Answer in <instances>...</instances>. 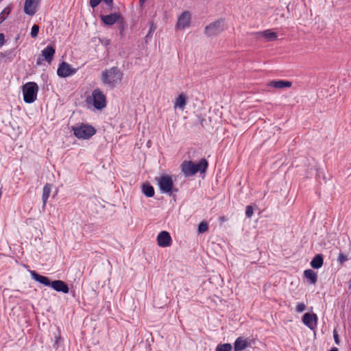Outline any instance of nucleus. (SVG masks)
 Wrapping results in <instances>:
<instances>
[{
	"label": "nucleus",
	"mask_w": 351,
	"mask_h": 351,
	"mask_svg": "<svg viewBox=\"0 0 351 351\" xmlns=\"http://www.w3.org/2000/svg\"><path fill=\"white\" fill-rule=\"evenodd\" d=\"M306 309V305L304 303H298L296 306L295 311L298 313H302Z\"/></svg>",
	"instance_id": "nucleus-32"
},
{
	"label": "nucleus",
	"mask_w": 351,
	"mask_h": 351,
	"mask_svg": "<svg viewBox=\"0 0 351 351\" xmlns=\"http://www.w3.org/2000/svg\"><path fill=\"white\" fill-rule=\"evenodd\" d=\"M232 346L230 343H226L217 346L215 351H231Z\"/></svg>",
	"instance_id": "nucleus-25"
},
{
	"label": "nucleus",
	"mask_w": 351,
	"mask_h": 351,
	"mask_svg": "<svg viewBox=\"0 0 351 351\" xmlns=\"http://www.w3.org/2000/svg\"><path fill=\"white\" fill-rule=\"evenodd\" d=\"M95 129L93 126L89 125V137L93 136L95 134Z\"/></svg>",
	"instance_id": "nucleus-33"
},
{
	"label": "nucleus",
	"mask_w": 351,
	"mask_h": 351,
	"mask_svg": "<svg viewBox=\"0 0 351 351\" xmlns=\"http://www.w3.org/2000/svg\"><path fill=\"white\" fill-rule=\"evenodd\" d=\"M40 63H41V62H40V60L38 59V60H37V64H40Z\"/></svg>",
	"instance_id": "nucleus-38"
},
{
	"label": "nucleus",
	"mask_w": 351,
	"mask_h": 351,
	"mask_svg": "<svg viewBox=\"0 0 351 351\" xmlns=\"http://www.w3.org/2000/svg\"><path fill=\"white\" fill-rule=\"evenodd\" d=\"M187 103V97L184 94L181 93L176 98L173 103L174 109L184 110Z\"/></svg>",
	"instance_id": "nucleus-20"
},
{
	"label": "nucleus",
	"mask_w": 351,
	"mask_h": 351,
	"mask_svg": "<svg viewBox=\"0 0 351 351\" xmlns=\"http://www.w3.org/2000/svg\"><path fill=\"white\" fill-rule=\"evenodd\" d=\"M41 52L42 56L44 57L45 60L50 64L53 60L54 54L56 53L55 47L51 45H48L44 49H43Z\"/></svg>",
	"instance_id": "nucleus-19"
},
{
	"label": "nucleus",
	"mask_w": 351,
	"mask_h": 351,
	"mask_svg": "<svg viewBox=\"0 0 351 351\" xmlns=\"http://www.w3.org/2000/svg\"><path fill=\"white\" fill-rule=\"evenodd\" d=\"M330 351H339V350L337 348H332V349L330 350Z\"/></svg>",
	"instance_id": "nucleus-37"
},
{
	"label": "nucleus",
	"mask_w": 351,
	"mask_h": 351,
	"mask_svg": "<svg viewBox=\"0 0 351 351\" xmlns=\"http://www.w3.org/2000/svg\"><path fill=\"white\" fill-rule=\"evenodd\" d=\"M75 72V69L72 68L69 64L65 62H62L60 64L57 70L58 75L61 77H66L74 74Z\"/></svg>",
	"instance_id": "nucleus-8"
},
{
	"label": "nucleus",
	"mask_w": 351,
	"mask_h": 351,
	"mask_svg": "<svg viewBox=\"0 0 351 351\" xmlns=\"http://www.w3.org/2000/svg\"><path fill=\"white\" fill-rule=\"evenodd\" d=\"M252 340L249 338H243L239 337L236 339L234 343V351H242L247 347H250L252 345Z\"/></svg>",
	"instance_id": "nucleus-10"
},
{
	"label": "nucleus",
	"mask_w": 351,
	"mask_h": 351,
	"mask_svg": "<svg viewBox=\"0 0 351 351\" xmlns=\"http://www.w3.org/2000/svg\"><path fill=\"white\" fill-rule=\"evenodd\" d=\"M142 191L143 194L148 197H153L155 193L154 187L149 184L143 185Z\"/></svg>",
	"instance_id": "nucleus-23"
},
{
	"label": "nucleus",
	"mask_w": 351,
	"mask_h": 351,
	"mask_svg": "<svg viewBox=\"0 0 351 351\" xmlns=\"http://www.w3.org/2000/svg\"><path fill=\"white\" fill-rule=\"evenodd\" d=\"M304 276L311 284H315L317 280V274L312 269L305 270L304 271Z\"/></svg>",
	"instance_id": "nucleus-22"
},
{
	"label": "nucleus",
	"mask_w": 351,
	"mask_h": 351,
	"mask_svg": "<svg viewBox=\"0 0 351 351\" xmlns=\"http://www.w3.org/2000/svg\"><path fill=\"white\" fill-rule=\"evenodd\" d=\"M122 77L121 71L117 67L114 66L104 71L101 73V80L104 84L114 88L121 81Z\"/></svg>",
	"instance_id": "nucleus-2"
},
{
	"label": "nucleus",
	"mask_w": 351,
	"mask_h": 351,
	"mask_svg": "<svg viewBox=\"0 0 351 351\" xmlns=\"http://www.w3.org/2000/svg\"><path fill=\"white\" fill-rule=\"evenodd\" d=\"M157 243L161 247H169L172 244L171 237L167 231H161L157 236Z\"/></svg>",
	"instance_id": "nucleus-7"
},
{
	"label": "nucleus",
	"mask_w": 351,
	"mask_h": 351,
	"mask_svg": "<svg viewBox=\"0 0 351 351\" xmlns=\"http://www.w3.org/2000/svg\"><path fill=\"white\" fill-rule=\"evenodd\" d=\"M92 104L95 109L99 110L106 107V96L99 88L95 89L92 93Z\"/></svg>",
	"instance_id": "nucleus-5"
},
{
	"label": "nucleus",
	"mask_w": 351,
	"mask_h": 351,
	"mask_svg": "<svg viewBox=\"0 0 351 351\" xmlns=\"http://www.w3.org/2000/svg\"><path fill=\"white\" fill-rule=\"evenodd\" d=\"M223 20H219L207 25L205 27V34L208 36L219 34L224 29L223 26Z\"/></svg>",
	"instance_id": "nucleus-6"
},
{
	"label": "nucleus",
	"mask_w": 351,
	"mask_h": 351,
	"mask_svg": "<svg viewBox=\"0 0 351 351\" xmlns=\"http://www.w3.org/2000/svg\"><path fill=\"white\" fill-rule=\"evenodd\" d=\"M333 337H334V339H335V341L337 344H339V336H338V334L337 333L336 331H334L333 332Z\"/></svg>",
	"instance_id": "nucleus-35"
},
{
	"label": "nucleus",
	"mask_w": 351,
	"mask_h": 351,
	"mask_svg": "<svg viewBox=\"0 0 351 351\" xmlns=\"http://www.w3.org/2000/svg\"><path fill=\"white\" fill-rule=\"evenodd\" d=\"M254 213V208L252 206H247L245 210V215L247 218H250Z\"/></svg>",
	"instance_id": "nucleus-31"
},
{
	"label": "nucleus",
	"mask_w": 351,
	"mask_h": 351,
	"mask_svg": "<svg viewBox=\"0 0 351 351\" xmlns=\"http://www.w3.org/2000/svg\"><path fill=\"white\" fill-rule=\"evenodd\" d=\"M5 43V36L4 34L0 33V47L4 45Z\"/></svg>",
	"instance_id": "nucleus-34"
},
{
	"label": "nucleus",
	"mask_w": 351,
	"mask_h": 351,
	"mask_svg": "<svg viewBox=\"0 0 351 351\" xmlns=\"http://www.w3.org/2000/svg\"><path fill=\"white\" fill-rule=\"evenodd\" d=\"M59 339H60V336H58H58H55V343L53 345V348H57L58 347V344Z\"/></svg>",
	"instance_id": "nucleus-36"
},
{
	"label": "nucleus",
	"mask_w": 351,
	"mask_h": 351,
	"mask_svg": "<svg viewBox=\"0 0 351 351\" xmlns=\"http://www.w3.org/2000/svg\"><path fill=\"white\" fill-rule=\"evenodd\" d=\"M39 5V0H25L24 12L29 16H34Z\"/></svg>",
	"instance_id": "nucleus-11"
},
{
	"label": "nucleus",
	"mask_w": 351,
	"mask_h": 351,
	"mask_svg": "<svg viewBox=\"0 0 351 351\" xmlns=\"http://www.w3.org/2000/svg\"><path fill=\"white\" fill-rule=\"evenodd\" d=\"M208 166V163L205 158L201 159L197 164L193 162L184 161L181 165V169L186 177L195 175L197 172L204 173Z\"/></svg>",
	"instance_id": "nucleus-1"
},
{
	"label": "nucleus",
	"mask_w": 351,
	"mask_h": 351,
	"mask_svg": "<svg viewBox=\"0 0 351 351\" xmlns=\"http://www.w3.org/2000/svg\"><path fill=\"white\" fill-rule=\"evenodd\" d=\"M317 316L315 313H305L302 317V322L311 330H313L316 328L317 324Z\"/></svg>",
	"instance_id": "nucleus-9"
},
{
	"label": "nucleus",
	"mask_w": 351,
	"mask_h": 351,
	"mask_svg": "<svg viewBox=\"0 0 351 351\" xmlns=\"http://www.w3.org/2000/svg\"><path fill=\"white\" fill-rule=\"evenodd\" d=\"M120 19H121V16L119 13H112L107 15H101V19L102 22L107 25H112L116 23Z\"/></svg>",
	"instance_id": "nucleus-12"
},
{
	"label": "nucleus",
	"mask_w": 351,
	"mask_h": 351,
	"mask_svg": "<svg viewBox=\"0 0 351 351\" xmlns=\"http://www.w3.org/2000/svg\"><path fill=\"white\" fill-rule=\"evenodd\" d=\"M348 260V256L343 253H340L337 258L338 262L341 265L343 264Z\"/></svg>",
	"instance_id": "nucleus-30"
},
{
	"label": "nucleus",
	"mask_w": 351,
	"mask_h": 351,
	"mask_svg": "<svg viewBox=\"0 0 351 351\" xmlns=\"http://www.w3.org/2000/svg\"><path fill=\"white\" fill-rule=\"evenodd\" d=\"M256 34L257 38L263 37L267 42L274 41L278 38L277 33L272 31V29H266L263 32H258L256 33Z\"/></svg>",
	"instance_id": "nucleus-16"
},
{
	"label": "nucleus",
	"mask_w": 351,
	"mask_h": 351,
	"mask_svg": "<svg viewBox=\"0 0 351 351\" xmlns=\"http://www.w3.org/2000/svg\"><path fill=\"white\" fill-rule=\"evenodd\" d=\"M101 1H104L108 5L111 6L112 4L113 0H90L89 3L92 8H95Z\"/></svg>",
	"instance_id": "nucleus-26"
},
{
	"label": "nucleus",
	"mask_w": 351,
	"mask_h": 351,
	"mask_svg": "<svg viewBox=\"0 0 351 351\" xmlns=\"http://www.w3.org/2000/svg\"><path fill=\"white\" fill-rule=\"evenodd\" d=\"M191 14L189 12H184L178 18L177 27L180 29H184L188 27L190 24Z\"/></svg>",
	"instance_id": "nucleus-15"
},
{
	"label": "nucleus",
	"mask_w": 351,
	"mask_h": 351,
	"mask_svg": "<svg viewBox=\"0 0 351 351\" xmlns=\"http://www.w3.org/2000/svg\"><path fill=\"white\" fill-rule=\"evenodd\" d=\"M292 85V83L289 81L287 80H272L268 82L267 86L273 87L276 89H282L285 88H290Z\"/></svg>",
	"instance_id": "nucleus-17"
},
{
	"label": "nucleus",
	"mask_w": 351,
	"mask_h": 351,
	"mask_svg": "<svg viewBox=\"0 0 351 351\" xmlns=\"http://www.w3.org/2000/svg\"><path fill=\"white\" fill-rule=\"evenodd\" d=\"M49 287H52L56 291L64 293H67L69 291L68 285L64 281L60 280L51 281Z\"/></svg>",
	"instance_id": "nucleus-13"
},
{
	"label": "nucleus",
	"mask_w": 351,
	"mask_h": 351,
	"mask_svg": "<svg viewBox=\"0 0 351 351\" xmlns=\"http://www.w3.org/2000/svg\"><path fill=\"white\" fill-rule=\"evenodd\" d=\"M11 12V9L9 7H6L4 10L0 13V24L5 20L7 16L10 14Z\"/></svg>",
	"instance_id": "nucleus-28"
},
{
	"label": "nucleus",
	"mask_w": 351,
	"mask_h": 351,
	"mask_svg": "<svg viewBox=\"0 0 351 351\" xmlns=\"http://www.w3.org/2000/svg\"><path fill=\"white\" fill-rule=\"evenodd\" d=\"M311 266L314 269H319L324 264L323 255L321 254H316L311 261Z\"/></svg>",
	"instance_id": "nucleus-21"
},
{
	"label": "nucleus",
	"mask_w": 351,
	"mask_h": 351,
	"mask_svg": "<svg viewBox=\"0 0 351 351\" xmlns=\"http://www.w3.org/2000/svg\"><path fill=\"white\" fill-rule=\"evenodd\" d=\"M51 186L49 184H45L43 187L42 199H43L44 204H46V202L49 197V195L51 193Z\"/></svg>",
	"instance_id": "nucleus-24"
},
{
	"label": "nucleus",
	"mask_w": 351,
	"mask_h": 351,
	"mask_svg": "<svg viewBox=\"0 0 351 351\" xmlns=\"http://www.w3.org/2000/svg\"><path fill=\"white\" fill-rule=\"evenodd\" d=\"M29 271L30 276L33 280L42 284L43 285L45 286V287L50 286L51 280H49V278L42 276V275H40L39 274H38L37 272H36L34 270H29Z\"/></svg>",
	"instance_id": "nucleus-14"
},
{
	"label": "nucleus",
	"mask_w": 351,
	"mask_h": 351,
	"mask_svg": "<svg viewBox=\"0 0 351 351\" xmlns=\"http://www.w3.org/2000/svg\"><path fill=\"white\" fill-rule=\"evenodd\" d=\"M39 32V26L38 25H34L31 29V36L32 38H36Z\"/></svg>",
	"instance_id": "nucleus-29"
},
{
	"label": "nucleus",
	"mask_w": 351,
	"mask_h": 351,
	"mask_svg": "<svg viewBox=\"0 0 351 351\" xmlns=\"http://www.w3.org/2000/svg\"><path fill=\"white\" fill-rule=\"evenodd\" d=\"M74 134L78 138H88V125L82 124L80 126L73 128Z\"/></svg>",
	"instance_id": "nucleus-18"
},
{
	"label": "nucleus",
	"mask_w": 351,
	"mask_h": 351,
	"mask_svg": "<svg viewBox=\"0 0 351 351\" xmlns=\"http://www.w3.org/2000/svg\"><path fill=\"white\" fill-rule=\"evenodd\" d=\"M22 90L25 103L32 104L36 101L38 92V86L36 82H27L22 86Z\"/></svg>",
	"instance_id": "nucleus-3"
},
{
	"label": "nucleus",
	"mask_w": 351,
	"mask_h": 351,
	"mask_svg": "<svg viewBox=\"0 0 351 351\" xmlns=\"http://www.w3.org/2000/svg\"><path fill=\"white\" fill-rule=\"evenodd\" d=\"M156 180L162 193L171 195L173 191H178V189L173 188V182L170 176L162 175Z\"/></svg>",
	"instance_id": "nucleus-4"
},
{
	"label": "nucleus",
	"mask_w": 351,
	"mask_h": 351,
	"mask_svg": "<svg viewBox=\"0 0 351 351\" xmlns=\"http://www.w3.org/2000/svg\"><path fill=\"white\" fill-rule=\"evenodd\" d=\"M208 229V223L206 221H202V222L198 226V233L202 234L206 232Z\"/></svg>",
	"instance_id": "nucleus-27"
}]
</instances>
